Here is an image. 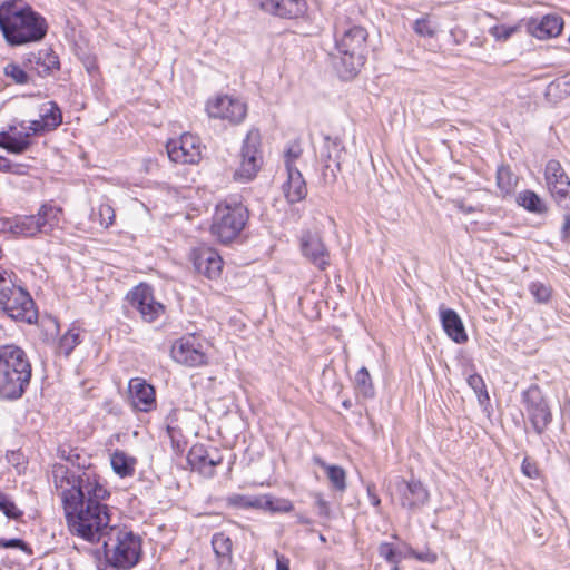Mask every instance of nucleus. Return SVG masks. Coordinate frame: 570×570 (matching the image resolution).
<instances>
[{
    "label": "nucleus",
    "mask_w": 570,
    "mask_h": 570,
    "mask_svg": "<svg viewBox=\"0 0 570 570\" xmlns=\"http://www.w3.org/2000/svg\"><path fill=\"white\" fill-rule=\"evenodd\" d=\"M58 456L80 473L76 474L68 466L53 465L55 482L68 488L61 492L66 521L70 532L86 541H95L110 522L109 508L105 503L110 492L100 476L91 470L90 458L78 449L59 446Z\"/></svg>",
    "instance_id": "obj_1"
},
{
    "label": "nucleus",
    "mask_w": 570,
    "mask_h": 570,
    "mask_svg": "<svg viewBox=\"0 0 570 570\" xmlns=\"http://www.w3.org/2000/svg\"><path fill=\"white\" fill-rule=\"evenodd\" d=\"M47 19L23 0L0 3V31L9 47L41 42L48 33Z\"/></svg>",
    "instance_id": "obj_2"
},
{
    "label": "nucleus",
    "mask_w": 570,
    "mask_h": 570,
    "mask_svg": "<svg viewBox=\"0 0 570 570\" xmlns=\"http://www.w3.org/2000/svg\"><path fill=\"white\" fill-rule=\"evenodd\" d=\"M32 377L31 362L20 346H0V401L14 402L27 392Z\"/></svg>",
    "instance_id": "obj_3"
},
{
    "label": "nucleus",
    "mask_w": 570,
    "mask_h": 570,
    "mask_svg": "<svg viewBox=\"0 0 570 570\" xmlns=\"http://www.w3.org/2000/svg\"><path fill=\"white\" fill-rule=\"evenodd\" d=\"M367 37V30L361 26H351L342 31L335 29L336 68L341 77L350 79L358 73L366 61Z\"/></svg>",
    "instance_id": "obj_4"
},
{
    "label": "nucleus",
    "mask_w": 570,
    "mask_h": 570,
    "mask_svg": "<svg viewBox=\"0 0 570 570\" xmlns=\"http://www.w3.org/2000/svg\"><path fill=\"white\" fill-rule=\"evenodd\" d=\"M109 523L101 532L99 541L106 533L108 540L104 541L102 549L106 562L109 567L116 570H128L135 567L141 557V540L139 535L132 531H125L118 528L107 529Z\"/></svg>",
    "instance_id": "obj_5"
},
{
    "label": "nucleus",
    "mask_w": 570,
    "mask_h": 570,
    "mask_svg": "<svg viewBox=\"0 0 570 570\" xmlns=\"http://www.w3.org/2000/svg\"><path fill=\"white\" fill-rule=\"evenodd\" d=\"M62 208L51 203H43L37 214L17 215L1 220L2 229L19 237H35L50 234L60 223Z\"/></svg>",
    "instance_id": "obj_6"
},
{
    "label": "nucleus",
    "mask_w": 570,
    "mask_h": 570,
    "mask_svg": "<svg viewBox=\"0 0 570 570\" xmlns=\"http://www.w3.org/2000/svg\"><path fill=\"white\" fill-rule=\"evenodd\" d=\"M248 218L247 206L235 197L227 198L215 208L210 233L219 243L229 244L243 232Z\"/></svg>",
    "instance_id": "obj_7"
},
{
    "label": "nucleus",
    "mask_w": 570,
    "mask_h": 570,
    "mask_svg": "<svg viewBox=\"0 0 570 570\" xmlns=\"http://www.w3.org/2000/svg\"><path fill=\"white\" fill-rule=\"evenodd\" d=\"M521 403L533 431L541 435L552 422V411L542 390L537 384L530 385L522 392Z\"/></svg>",
    "instance_id": "obj_8"
},
{
    "label": "nucleus",
    "mask_w": 570,
    "mask_h": 570,
    "mask_svg": "<svg viewBox=\"0 0 570 570\" xmlns=\"http://www.w3.org/2000/svg\"><path fill=\"white\" fill-rule=\"evenodd\" d=\"M131 308L137 311L144 322L153 323L166 311L164 304L155 299L153 286L139 283L126 295Z\"/></svg>",
    "instance_id": "obj_9"
},
{
    "label": "nucleus",
    "mask_w": 570,
    "mask_h": 570,
    "mask_svg": "<svg viewBox=\"0 0 570 570\" xmlns=\"http://www.w3.org/2000/svg\"><path fill=\"white\" fill-rule=\"evenodd\" d=\"M548 190L560 209H569L570 178L560 161L550 159L544 168Z\"/></svg>",
    "instance_id": "obj_10"
},
{
    "label": "nucleus",
    "mask_w": 570,
    "mask_h": 570,
    "mask_svg": "<svg viewBox=\"0 0 570 570\" xmlns=\"http://www.w3.org/2000/svg\"><path fill=\"white\" fill-rule=\"evenodd\" d=\"M344 153L345 147L338 137L324 136V145L321 148L320 158L324 163L322 176L325 184L336 181L337 175L342 170L341 164Z\"/></svg>",
    "instance_id": "obj_11"
},
{
    "label": "nucleus",
    "mask_w": 570,
    "mask_h": 570,
    "mask_svg": "<svg viewBox=\"0 0 570 570\" xmlns=\"http://www.w3.org/2000/svg\"><path fill=\"white\" fill-rule=\"evenodd\" d=\"M206 111L210 118L225 119L233 125H238L246 117L247 106L237 98L223 95L208 100Z\"/></svg>",
    "instance_id": "obj_12"
},
{
    "label": "nucleus",
    "mask_w": 570,
    "mask_h": 570,
    "mask_svg": "<svg viewBox=\"0 0 570 570\" xmlns=\"http://www.w3.org/2000/svg\"><path fill=\"white\" fill-rule=\"evenodd\" d=\"M170 355L175 362L188 367L207 364V356L203 351V345L195 335L183 336L175 341Z\"/></svg>",
    "instance_id": "obj_13"
},
{
    "label": "nucleus",
    "mask_w": 570,
    "mask_h": 570,
    "mask_svg": "<svg viewBox=\"0 0 570 570\" xmlns=\"http://www.w3.org/2000/svg\"><path fill=\"white\" fill-rule=\"evenodd\" d=\"M0 305L2 309L13 320L23 321L31 324L37 320V311L35 309V302L29 292L19 286L13 288V293L8 296Z\"/></svg>",
    "instance_id": "obj_14"
},
{
    "label": "nucleus",
    "mask_w": 570,
    "mask_h": 570,
    "mask_svg": "<svg viewBox=\"0 0 570 570\" xmlns=\"http://www.w3.org/2000/svg\"><path fill=\"white\" fill-rule=\"evenodd\" d=\"M249 3L264 13L291 20L302 18L308 9L306 0H249Z\"/></svg>",
    "instance_id": "obj_15"
},
{
    "label": "nucleus",
    "mask_w": 570,
    "mask_h": 570,
    "mask_svg": "<svg viewBox=\"0 0 570 570\" xmlns=\"http://www.w3.org/2000/svg\"><path fill=\"white\" fill-rule=\"evenodd\" d=\"M396 492L402 508L415 512L425 505L430 499L426 487L417 479H400L396 482Z\"/></svg>",
    "instance_id": "obj_16"
},
{
    "label": "nucleus",
    "mask_w": 570,
    "mask_h": 570,
    "mask_svg": "<svg viewBox=\"0 0 570 570\" xmlns=\"http://www.w3.org/2000/svg\"><path fill=\"white\" fill-rule=\"evenodd\" d=\"M190 261L195 272L208 279H217L223 271V259L218 252L212 247H196L190 253Z\"/></svg>",
    "instance_id": "obj_17"
},
{
    "label": "nucleus",
    "mask_w": 570,
    "mask_h": 570,
    "mask_svg": "<svg viewBox=\"0 0 570 570\" xmlns=\"http://www.w3.org/2000/svg\"><path fill=\"white\" fill-rule=\"evenodd\" d=\"M168 157L174 163L197 164L200 160V145L193 135H183L178 140L166 144Z\"/></svg>",
    "instance_id": "obj_18"
},
{
    "label": "nucleus",
    "mask_w": 570,
    "mask_h": 570,
    "mask_svg": "<svg viewBox=\"0 0 570 570\" xmlns=\"http://www.w3.org/2000/svg\"><path fill=\"white\" fill-rule=\"evenodd\" d=\"M130 402L135 410L149 412L156 407L155 387L141 377H134L128 383Z\"/></svg>",
    "instance_id": "obj_19"
},
{
    "label": "nucleus",
    "mask_w": 570,
    "mask_h": 570,
    "mask_svg": "<svg viewBox=\"0 0 570 570\" xmlns=\"http://www.w3.org/2000/svg\"><path fill=\"white\" fill-rule=\"evenodd\" d=\"M24 67L45 78L60 69V60L52 49H45L24 55Z\"/></svg>",
    "instance_id": "obj_20"
},
{
    "label": "nucleus",
    "mask_w": 570,
    "mask_h": 570,
    "mask_svg": "<svg viewBox=\"0 0 570 570\" xmlns=\"http://www.w3.org/2000/svg\"><path fill=\"white\" fill-rule=\"evenodd\" d=\"M301 250L303 255L320 269L328 265V252L320 236L311 232L303 233L301 237Z\"/></svg>",
    "instance_id": "obj_21"
},
{
    "label": "nucleus",
    "mask_w": 570,
    "mask_h": 570,
    "mask_svg": "<svg viewBox=\"0 0 570 570\" xmlns=\"http://www.w3.org/2000/svg\"><path fill=\"white\" fill-rule=\"evenodd\" d=\"M563 19L554 13L531 18L528 29L538 39H548L559 36L563 29Z\"/></svg>",
    "instance_id": "obj_22"
},
{
    "label": "nucleus",
    "mask_w": 570,
    "mask_h": 570,
    "mask_svg": "<svg viewBox=\"0 0 570 570\" xmlns=\"http://www.w3.org/2000/svg\"><path fill=\"white\" fill-rule=\"evenodd\" d=\"M440 321L446 335L456 344L468 342V334L460 315L452 308L440 307Z\"/></svg>",
    "instance_id": "obj_23"
},
{
    "label": "nucleus",
    "mask_w": 570,
    "mask_h": 570,
    "mask_svg": "<svg viewBox=\"0 0 570 570\" xmlns=\"http://www.w3.org/2000/svg\"><path fill=\"white\" fill-rule=\"evenodd\" d=\"M287 171V180L283 185V191L289 204L298 203L305 199L307 187L305 179L297 167H289Z\"/></svg>",
    "instance_id": "obj_24"
},
{
    "label": "nucleus",
    "mask_w": 570,
    "mask_h": 570,
    "mask_svg": "<svg viewBox=\"0 0 570 570\" xmlns=\"http://www.w3.org/2000/svg\"><path fill=\"white\" fill-rule=\"evenodd\" d=\"M112 471L120 478L132 476L137 459L122 450H116L110 458Z\"/></svg>",
    "instance_id": "obj_25"
},
{
    "label": "nucleus",
    "mask_w": 570,
    "mask_h": 570,
    "mask_svg": "<svg viewBox=\"0 0 570 570\" xmlns=\"http://www.w3.org/2000/svg\"><path fill=\"white\" fill-rule=\"evenodd\" d=\"M515 202L518 206L535 215H543L548 212V206L546 205L544 200L534 190L531 189L520 191Z\"/></svg>",
    "instance_id": "obj_26"
},
{
    "label": "nucleus",
    "mask_w": 570,
    "mask_h": 570,
    "mask_svg": "<svg viewBox=\"0 0 570 570\" xmlns=\"http://www.w3.org/2000/svg\"><path fill=\"white\" fill-rule=\"evenodd\" d=\"M313 462L321 466L322 469L326 470L327 478L330 482L332 483V487L340 492L345 491L346 489V472L345 470L335 464H327L321 456L315 455L313 456Z\"/></svg>",
    "instance_id": "obj_27"
},
{
    "label": "nucleus",
    "mask_w": 570,
    "mask_h": 570,
    "mask_svg": "<svg viewBox=\"0 0 570 570\" xmlns=\"http://www.w3.org/2000/svg\"><path fill=\"white\" fill-rule=\"evenodd\" d=\"M208 448L204 444H194L187 454V462L193 470H197L199 473L207 476L208 473Z\"/></svg>",
    "instance_id": "obj_28"
},
{
    "label": "nucleus",
    "mask_w": 570,
    "mask_h": 570,
    "mask_svg": "<svg viewBox=\"0 0 570 570\" xmlns=\"http://www.w3.org/2000/svg\"><path fill=\"white\" fill-rule=\"evenodd\" d=\"M40 119L42 125L50 131L57 129L62 122V112L56 101H48L40 107Z\"/></svg>",
    "instance_id": "obj_29"
},
{
    "label": "nucleus",
    "mask_w": 570,
    "mask_h": 570,
    "mask_svg": "<svg viewBox=\"0 0 570 570\" xmlns=\"http://www.w3.org/2000/svg\"><path fill=\"white\" fill-rule=\"evenodd\" d=\"M240 157V166L235 173V178L244 181L252 180L261 169L262 156L249 155Z\"/></svg>",
    "instance_id": "obj_30"
},
{
    "label": "nucleus",
    "mask_w": 570,
    "mask_h": 570,
    "mask_svg": "<svg viewBox=\"0 0 570 570\" xmlns=\"http://www.w3.org/2000/svg\"><path fill=\"white\" fill-rule=\"evenodd\" d=\"M3 73L10 78L16 85H27L30 82L29 68L24 67V56L22 57L21 65L17 62H9L3 68Z\"/></svg>",
    "instance_id": "obj_31"
},
{
    "label": "nucleus",
    "mask_w": 570,
    "mask_h": 570,
    "mask_svg": "<svg viewBox=\"0 0 570 570\" xmlns=\"http://www.w3.org/2000/svg\"><path fill=\"white\" fill-rule=\"evenodd\" d=\"M355 389L358 394L365 399H372L375 395L374 385L368 370L362 366L355 374Z\"/></svg>",
    "instance_id": "obj_32"
},
{
    "label": "nucleus",
    "mask_w": 570,
    "mask_h": 570,
    "mask_svg": "<svg viewBox=\"0 0 570 570\" xmlns=\"http://www.w3.org/2000/svg\"><path fill=\"white\" fill-rule=\"evenodd\" d=\"M518 183V177L509 166L501 165L497 169V186L503 195H510Z\"/></svg>",
    "instance_id": "obj_33"
},
{
    "label": "nucleus",
    "mask_w": 570,
    "mask_h": 570,
    "mask_svg": "<svg viewBox=\"0 0 570 570\" xmlns=\"http://www.w3.org/2000/svg\"><path fill=\"white\" fill-rule=\"evenodd\" d=\"M81 343L80 333L77 328H69L59 340L57 351L66 357L70 356L75 347Z\"/></svg>",
    "instance_id": "obj_34"
},
{
    "label": "nucleus",
    "mask_w": 570,
    "mask_h": 570,
    "mask_svg": "<svg viewBox=\"0 0 570 570\" xmlns=\"http://www.w3.org/2000/svg\"><path fill=\"white\" fill-rule=\"evenodd\" d=\"M546 95L556 99H563L570 95V78L568 75L556 78L547 86Z\"/></svg>",
    "instance_id": "obj_35"
},
{
    "label": "nucleus",
    "mask_w": 570,
    "mask_h": 570,
    "mask_svg": "<svg viewBox=\"0 0 570 570\" xmlns=\"http://www.w3.org/2000/svg\"><path fill=\"white\" fill-rule=\"evenodd\" d=\"M379 556L389 563H400L406 558V550L395 547L391 542H381L377 548Z\"/></svg>",
    "instance_id": "obj_36"
},
{
    "label": "nucleus",
    "mask_w": 570,
    "mask_h": 570,
    "mask_svg": "<svg viewBox=\"0 0 570 570\" xmlns=\"http://www.w3.org/2000/svg\"><path fill=\"white\" fill-rule=\"evenodd\" d=\"M259 147H261V132L258 129L253 128L247 132V135L243 141L240 156H249V155L262 156Z\"/></svg>",
    "instance_id": "obj_37"
},
{
    "label": "nucleus",
    "mask_w": 570,
    "mask_h": 570,
    "mask_svg": "<svg viewBox=\"0 0 570 570\" xmlns=\"http://www.w3.org/2000/svg\"><path fill=\"white\" fill-rule=\"evenodd\" d=\"M413 31L423 38H433L438 32V23L431 20L430 16L425 14L416 19L413 23Z\"/></svg>",
    "instance_id": "obj_38"
},
{
    "label": "nucleus",
    "mask_w": 570,
    "mask_h": 570,
    "mask_svg": "<svg viewBox=\"0 0 570 570\" xmlns=\"http://www.w3.org/2000/svg\"><path fill=\"white\" fill-rule=\"evenodd\" d=\"M0 138L3 140L2 148L10 154L21 155L31 146L30 140H17L16 137H11V135L6 131L0 132Z\"/></svg>",
    "instance_id": "obj_39"
},
{
    "label": "nucleus",
    "mask_w": 570,
    "mask_h": 570,
    "mask_svg": "<svg viewBox=\"0 0 570 570\" xmlns=\"http://www.w3.org/2000/svg\"><path fill=\"white\" fill-rule=\"evenodd\" d=\"M466 383L476 394L480 405H483L490 401L484 380L480 374H470L466 379Z\"/></svg>",
    "instance_id": "obj_40"
},
{
    "label": "nucleus",
    "mask_w": 570,
    "mask_h": 570,
    "mask_svg": "<svg viewBox=\"0 0 570 570\" xmlns=\"http://www.w3.org/2000/svg\"><path fill=\"white\" fill-rule=\"evenodd\" d=\"M13 277L17 278L14 273L0 267V304L6 302L4 299H9L8 296L13 293V288L19 287Z\"/></svg>",
    "instance_id": "obj_41"
},
{
    "label": "nucleus",
    "mask_w": 570,
    "mask_h": 570,
    "mask_svg": "<svg viewBox=\"0 0 570 570\" xmlns=\"http://www.w3.org/2000/svg\"><path fill=\"white\" fill-rule=\"evenodd\" d=\"M265 511L272 513H287L294 509V504L291 500L284 498H274L266 494V501L264 502Z\"/></svg>",
    "instance_id": "obj_42"
},
{
    "label": "nucleus",
    "mask_w": 570,
    "mask_h": 570,
    "mask_svg": "<svg viewBox=\"0 0 570 570\" xmlns=\"http://www.w3.org/2000/svg\"><path fill=\"white\" fill-rule=\"evenodd\" d=\"M529 292L538 304L549 303L552 296L551 286L539 281L529 284Z\"/></svg>",
    "instance_id": "obj_43"
},
{
    "label": "nucleus",
    "mask_w": 570,
    "mask_h": 570,
    "mask_svg": "<svg viewBox=\"0 0 570 570\" xmlns=\"http://www.w3.org/2000/svg\"><path fill=\"white\" fill-rule=\"evenodd\" d=\"M212 547L218 558H225L232 552V540L224 533H215L212 538Z\"/></svg>",
    "instance_id": "obj_44"
},
{
    "label": "nucleus",
    "mask_w": 570,
    "mask_h": 570,
    "mask_svg": "<svg viewBox=\"0 0 570 570\" xmlns=\"http://www.w3.org/2000/svg\"><path fill=\"white\" fill-rule=\"evenodd\" d=\"M0 511L12 520H20L23 515V511L2 491H0Z\"/></svg>",
    "instance_id": "obj_45"
},
{
    "label": "nucleus",
    "mask_w": 570,
    "mask_h": 570,
    "mask_svg": "<svg viewBox=\"0 0 570 570\" xmlns=\"http://www.w3.org/2000/svg\"><path fill=\"white\" fill-rule=\"evenodd\" d=\"M94 220H98L100 226L108 228L115 219V210L108 204H101L97 210H92Z\"/></svg>",
    "instance_id": "obj_46"
},
{
    "label": "nucleus",
    "mask_w": 570,
    "mask_h": 570,
    "mask_svg": "<svg viewBox=\"0 0 570 570\" xmlns=\"http://www.w3.org/2000/svg\"><path fill=\"white\" fill-rule=\"evenodd\" d=\"M303 149L298 140L291 141L284 151V164L286 170L296 167L295 161L302 156Z\"/></svg>",
    "instance_id": "obj_47"
},
{
    "label": "nucleus",
    "mask_w": 570,
    "mask_h": 570,
    "mask_svg": "<svg viewBox=\"0 0 570 570\" xmlns=\"http://www.w3.org/2000/svg\"><path fill=\"white\" fill-rule=\"evenodd\" d=\"M0 548L19 549L23 552L31 553V549H30L29 544L20 538H11V539L0 538Z\"/></svg>",
    "instance_id": "obj_48"
},
{
    "label": "nucleus",
    "mask_w": 570,
    "mask_h": 570,
    "mask_svg": "<svg viewBox=\"0 0 570 570\" xmlns=\"http://www.w3.org/2000/svg\"><path fill=\"white\" fill-rule=\"evenodd\" d=\"M209 456H208V473L207 476L212 478L214 475V469L222 464L223 454L220 450L216 446L208 448Z\"/></svg>",
    "instance_id": "obj_49"
},
{
    "label": "nucleus",
    "mask_w": 570,
    "mask_h": 570,
    "mask_svg": "<svg viewBox=\"0 0 570 570\" xmlns=\"http://www.w3.org/2000/svg\"><path fill=\"white\" fill-rule=\"evenodd\" d=\"M522 473L530 479H538L540 475L537 462L530 456H525L521 464Z\"/></svg>",
    "instance_id": "obj_50"
},
{
    "label": "nucleus",
    "mask_w": 570,
    "mask_h": 570,
    "mask_svg": "<svg viewBox=\"0 0 570 570\" xmlns=\"http://www.w3.org/2000/svg\"><path fill=\"white\" fill-rule=\"evenodd\" d=\"M248 502L249 495L245 494L234 493L226 498L227 505L233 508L248 509Z\"/></svg>",
    "instance_id": "obj_51"
},
{
    "label": "nucleus",
    "mask_w": 570,
    "mask_h": 570,
    "mask_svg": "<svg viewBox=\"0 0 570 570\" xmlns=\"http://www.w3.org/2000/svg\"><path fill=\"white\" fill-rule=\"evenodd\" d=\"M404 549L406 550V558L407 557H412V558H415L420 561H424V562H429V563H434L436 561V554L435 553H431V552H426V553H421V552H416L413 548H411L410 546L405 544L404 543Z\"/></svg>",
    "instance_id": "obj_52"
},
{
    "label": "nucleus",
    "mask_w": 570,
    "mask_h": 570,
    "mask_svg": "<svg viewBox=\"0 0 570 570\" xmlns=\"http://www.w3.org/2000/svg\"><path fill=\"white\" fill-rule=\"evenodd\" d=\"M20 127L23 130H28L30 135H41L43 132L50 131L47 129V126L42 125L41 119L30 121L28 126L26 125V121H21Z\"/></svg>",
    "instance_id": "obj_53"
},
{
    "label": "nucleus",
    "mask_w": 570,
    "mask_h": 570,
    "mask_svg": "<svg viewBox=\"0 0 570 570\" xmlns=\"http://www.w3.org/2000/svg\"><path fill=\"white\" fill-rule=\"evenodd\" d=\"M563 223L560 229V239L562 243L570 244V208L563 209Z\"/></svg>",
    "instance_id": "obj_54"
},
{
    "label": "nucleus",
    "mask_w": 570,
    "mask_h": 570,
    "mask_svg": "<svg viewBox=\"0 0 570 570\" xmlns=\"http://www.w3.org/2000/svg\"><path fill=\"white\" fill-rule=\"evenodd\" d=\"M514 29L505 26H495L491 28L490 33L498 40H507L511 37Z\"/></svg>",
    "instance_id": "obj_55"
},
{
    "label": "nucleus",
    "mask_w": 570,
    "mask_h": 570,
    "mask_svg": "<svg viewBox=\"0 0 570 570\" xmlns=\"http://www.w3.org/2000/svg\"><path fill=\"white\" fill-rule=\"evenodd\" d=\"M6 458L8 462L14 468H19L24 463V455L20 450L8 451Z\"/></svg>",
    "instance_id": "obj_56"
},
{
    "label": "nucleus",
    "mask_w": 570,
    "mask_h": 570,
    "mask_svg": "<svg viewBox=\"0 0 570 570\" xmlns=\"http://www.w3.org/2000/svg\"><path fill=\"white\" fill-rule=\"evenodd\" d=\"M315 504L318 509V515L326 518L330 515V504L321 493L315 494Z\"/></svg>",
    "instance_id": "obj_57"
},
{
    "label": "nucleus",
    "mask_w": 570,
    "mask_h": 570,
    "mask_svg": "<svg viewBox=\"0 0 570 570\" xmlns=\"http://www.w3.org/2000/svg\"><path fill=\"white\" fill-rule=\"evenodd\" d=\"M274 554L276 557V570H291V561L287 557L279 554L277 550H274Z\"/></svg>",
    "instance_id": "obj_58"
},
{
    "label": "nucleus",
    "mask_w": 570,
    "mask_h": 570,
    "mask_svg": "<svg viewBox=\"0 0 570 570\" xmlns=\"http://www.w3.org/2000/svg\"><path fill=\"white\" fill-rule=\"evenodd\" d=\"M366 491H367V497H368L370 503L373 507L379 508L381 505V499L379 498V495L375 491V485L368 484L366 488Z\"/></svg>",
    "instance_id": "obj_59"
},
{
    "label": "nucleus",
    "mask_w": 570,
    "mask_h": 570,
    "mask_svg": "<svg viewBox=\"0 0 570 570\" xmlns=\"http://www.w3.org/2000/svg\"><path fill=\"white\" fill-rule=\"evenodd\" d=\"M265 501H266V495H254V497L249 495V502L247 503L248 509L254 508V509H262L265 511V508H264Z\"/></svg>",
    "instance_id": "obj_60"
},
{
    "label": "nucleus",
    "mask_w": 570,
    "mask_h": 570,
    "mask_svg": "<svg viewBox=\"0 0 570 570\" xmlns=\"http://www.w3.org/2000/svg\"><path fill=\"white\" fill-rule=\"evenodd\" d=\"M30 136L31 135L28 131H19V132L11 135V137H16L17 140H30L29 139Z\"/></svg>",
    "instance_id": "obj_61"
},
{
    "label": "nucleus",
    "mask_w": 570,
    "mask_h": 570,
    "mask_svg": "<svg viewBox=\"0 0 570 570\" xmlns=\"http://www.w3.org/2000/svg\"><path fill=\"white\" fill-rule=\"evenodd\" d=\"M10 167V160L3 156H0V170H8Z\"/></svg>",
    "instance_id": "obj_62"
},
{
    "label": "nucleus",
    "mask_w": 570,
    "mask_h": 570,
    "mask_svg": "<svg viewBox=\"0 0 570 570\" xmlns=\"http://www.w3.org/2000/svg\"><path fill=\"white\" fill-rule=\"evenodd\" d=\"M297 522L301 524H311L312 523L311 519H308L307 517H305L303 514H297Z\"/></svg>",
    "instance_id": "obj_63"
},
{
    "label": "nucleus",
    "mask_w": 570,
    "mask_h": 570,
    "mask_svg": "<svg viewBox=\"0 0 570 570\" xmlns=\"http://www.w3.org/2000/svg\"><path fill=\"white\" fill-rule=\"evenodd\" d=\"M460 210L465 213V214H470V213H473L474 212V208L472 206H465V205H460L459 206Z\"/></svg>",
    "instance_id": "obj_64"
}]
</instances>
